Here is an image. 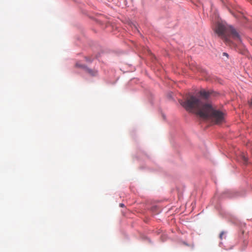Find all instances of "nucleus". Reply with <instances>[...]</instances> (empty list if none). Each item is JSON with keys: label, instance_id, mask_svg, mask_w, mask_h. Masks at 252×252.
<instances>
[{"label": "nucleus", "instance_id": "1", "mask_svg": "<svg viewBox=\"0 0 252 252\" xmlns=\"http://www.w3.org/2000/svg\"><path fill=\"white\" fill-rule=\"evenodd\" d=\"M209 95H184L179 100L181 105L189 112L205 119H211L216 124L224 121V113L213 106Z\"/></svg>", "mask_w": 252, "mask_h": 252}, {"label": "nucleus", "instance_id": "2", "mask_svg": "<svg viewBox=\"0 0 252 252\" xmlns=\"http://www.w3.org/2000/svg\"><path fill=\"white\" fill-rule=\"evenodd\" d=\"M215 32L227 44L235 45L241 42L240 35L232 27L225 24L218 22Z\"/></svg>", "mask_w": 252, "mask_h": 252}, {"label": "nucleus", "instance_id": "3", "mask_svg": "<svg viewBox=\"0 0 252 252\" xmlns=\"http://www.w3.org/2000/svg\"><path fill=\"white\" fill-rule=\"evenodd\" d=\"M193 92H189L186 94H219L217 92L211 89H203L201 88H194Z\"/></svg>", "mask_w": 252, "mask_h": 252}, {"label": "nucleus", "instance_id": "4", "mask_svg": "<svg viewBox=\"0 0 252 252\" xmlns=\"http://www.w3.org/2000/svg\"><path fill=\"white\" fill-rule=\"evenodd\" d=\"M85 71L92 76H95L97 75V71L96 70L91 69L87 67Z\"/></svg>", "mask_w": 252, "mask_h": 252}, {"label": "nucleus", "instance_id": "5", "mask_svg": "<svg viewBox=\"0 0 252 252\" xmlns=\"http://www.w3.org/2000/svg\"><path fill=\"white\" fill-rule=\"evenodd\" d=\"M241 157L243 160V163L244 164H247L248 163V160L247 157L244 153L241 154Z\"/></svg>", "mask_w": 252, "mask_h": 252}, {"label": "nucleus", "instance_id": "6", "mask_svg": "<svg viewBox=\"0 0 252 252\" xmlns=\"http://www.w3.org/2000/svg\"><path fill=\"white\" fill-rule=\"evenodd\" d=\"M76 66L78 67H79V68H81L82 69H84L85 70H86V69L87 68V66H86L84 64H82L79 63H76Z\"/></svg>", "mask_w": 252, "mask_h": 252}, {"label": "nucleus", "instance_id": "7", "mask_svg": "<svg viewBox=\"0 0 252 252\" xmlns=\"http://www.w3.org/2000/svg\"><path fill=\"white\" fill-rule=\"evenodd\" d=\"M224 232H223V231H222V232L220 233V239H222V236H223V235H224Z\"/></svg>", "mask_w": 252, "mask_h": 252}, {"label": "nucleus", "instance_id": "8", "mask_svg": "<svg viewBox=\"0 0 252 252\" xmlns=\"http://www.w3.org/2000/svg\"><path fill=\"white\" fill-rule=\"evenodd\" d=\"M223 55L224 56H226V57H228V55L227 53H223Z\"/></svg>", "mask_w": 252, "mask_h": 252}, {"label": "nucleus", "instance_id": "9", "mask_svg": "<svg viewBox=\"0 0 252 252\" xmlns=\"http://www.w3.org/2000/svg\"><path fill=\"white\" fill-rule=\"evenodd\" d=\"M120 206L121 207H123L124 206V204L121 203L120 204Z\"/></svg>", "mask_w": 252, "mask_h": 252}, {"label": "nucleus", "instance_id": "10", "mask_svg": "<svg viewBox=\"0 0 252 252\" xmlns=\"http://www.w3.org/2000/svg\"><path fill=\"white\" fill-rule=\"evenodd\" d=\"M250 105H251V106H252V100H251V101Z\"/></svg>", "mask_w": 252, "mask_h": 252}]
</instances>
